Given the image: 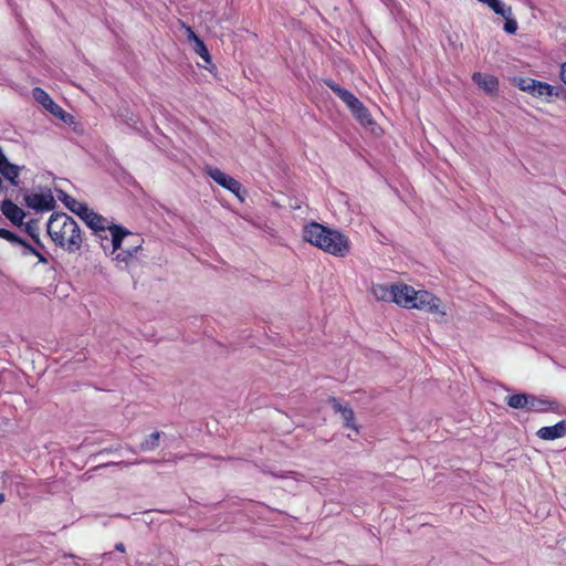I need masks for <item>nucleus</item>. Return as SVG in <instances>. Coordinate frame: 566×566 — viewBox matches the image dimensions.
Segmentation results:
<instances>
[{
    "label": "nucleus",
    "instance_id": "obj_1",
    "mask_svg": "<svg viewBox=\"0 0 566 566\" xmlns=\"http://www.w3.org/2000/svg\"><path fill=\"white\" fill-rule=\"evenodd\" d=\"M82 220L92 230L98 233L102 239H106V235H103V233L108 231L112 237L113 248H119L123 243L129 244L133 248H142L144 244V239L138 233H134L124 227L113 224L106 218L97 214L92 209H88Z\"/></svg>",
    "mask_w": 566,
    "mask_h": 566
},
{
    "label": "nucleus",
    "instance_id": "obj_2",
    "mask_svg": "<svg viewBox=\"0 0 566 566\" xmlns=\"http://www.w3.org/2000/svg\"><path fill=\"white\" fill-rule=\"evenodd\" d=\"M392 303L405 308H417L430 313H446L441 311V301L428 291H416L412 286L397 283L394 284Z\"/></svg>",
    "mask_w": 566,
    "mask_h": 566
},
{
    "label": "nucleus",
    "instance_id": "obj_3",
    "mask_svg": "<svg viewBox=\"0 0 566 566\" xmlns=\"http://www.w3.org/2000/svg\"><path fill=\"white\" fill-rule=\"evenodd\" d=\"M303 238L315 248H346L349 244L344 233L316 222L304 228Z\"/></svg>",
    "mask_w": 566,
    "mask_h": 566
},
{
    "label": "nucleus",
    "instance_id": "obj_4",
    "mask_svg": "<svg viewBox=\"0 0 566 566\" xmlns=\"http://www.w3.org/2000/svg\"><path fill=\"white\" fill-rule=\"evenodd\" d=\"M48 232L52 240L61 247L78 245L81 242L80 229L76 222L64 213L50 218Z\"/></svg>",
    "mask_w": 566,
    "mask_h": 566
},
{
    "label": "nucleus",
    "instance_id": "obj_5",
    "mask_svg": "<svg viewBox=\"0 0 566 566\" xmlns=\"http://www.w3.org/2000/svg\"><path fill=\"white\" fill-rule=\"evenodd\" d=\"M326 84L331 87V90L347 105L356 119L364 126H369L373 124V119L367 111V108L363 105V103L354 96L349 91L340 87L334 82H326Z\"/></svg>",
    "mask_w": 566,
    "mask_h": 566
},
{
    "label": "nucleus",
    "instance_id": "obj_6",
    "mask_svg": "<svg viewBox=\"0 0 566 566\" xmlns=\"http://www.w3.org/2000/svg\"><path fill=\"white\" fill-rule=\"evenodd\" d=\"M33 98L41 104L48 112L59 117L64 123H72L73 117L64 112L53 99L40 87H35L32 92Z\"/></svg>",
    "mask_w": 566,
    "mask_h": 566
},
{
    "label": "nucleus",
    "instance_id": "obj_7",
    "mask_svg": "<svg viewBox=\"0 0 566 566\" xmlns=\"http://www.w3.org/2000/svg\"><path fill=\"white\" fill-rule=\"evenodd\" d=\"M206 172L221 187L234 193L241 201L244 200L241 195V185L234 178L213 167H207Z\"/></svg>",
    "mask_w": 566,
    "mask_h": 566
},
{
    "label": "nucleus",
    "instance_id": "obj_8",
    "mask_svg": "<svg viewBox=\"0 0 566 566\" xmlns=\"http://www.w3.org/2000/svg\"><path fill=\"white\" fill-rule=\"evenodd\" d=\"M24 170L23 166H18L8 160L2 150H0V178L7 180L12 186L20 185V174Z\"/></svg>",
    "mask_w": 566,
    "mask_h": 566
},
{
    "label": "nucleus",
    "instance_id": "obj_9",
    "mask_svg": "<svg viewBox=\"0 0 566 566\" xmlns=\"http://www.w3.org/2000/svg\"><path fill=\"white\" fill-rule=\"evenodd\" d=\"M24 201L28 207L35 210H51L55 205V200L50 191L25 193Z\"/></svg>",
    "mask_w": 566,
    "mask_h": 566
},
{
    "label": "nucleus",
    "instance_id": "obj_10",
    "mask_svg": "<svg viewBox=\"0 0 566 566\" xmlns=\"http://www.w3.org/2000/svg\"><path fill=\"white\" fill-rule=\"evenodd\" d=\"M329 405L335 412L340 413L345 427L358 431V427L355 423V413L352 408L340 405V402L334 397L329 398Z\"/></svg>",
    "mask_w": 566,
    "mask_h": 566
},
{
    "label": "nucleus",
    "instance_id": "obj_11",
    "mask_svg": "<svg viewBox=\"0 0 566 566\" xmlns=\"http://www.w3.org/2000/svg\"><path fill=\"white\" fill-rule=\"evenodd\" d=\"M473 82L485 93L493 95L499 87V80L490 74L476 72L472 75Z\"/></svg>",
    "mask_w": 566,
    "mask_h": 566
},
{
    "label": "nucleus",
    "instance_id": "obj_12",
    "mask_svg": "<svg viewBox=\"0 0 566 566\" xmlns=\"http://www.w3.org/2000/svg\"><path fill=\"white\" fill-rule=\"evenodd\" d=\"M536 436L542 440H555L566 436V420H562L554 426L541 428Z\"/></svg>",
    "mask_w": 566,
    "mask_h": 566
},
{
    "label": "nucleus",
    "instance_id": "obj_13",
    "mask_svg": "<svg viewBox=\"0 0 566 566\" xmlns=\"http://www.w3.org/2000/svg\"><path fill=\"white\" fill-rule=\"evenodd\" d=\"M109 256L119 269H125L136 261V256L130 250H111Z\"/></svg>",
    "mask_w": 566,
    "mask_h": 566
},
{
    "label": "nucleus",
    "instance_id": "obj_14",
    "mask_svg": "<svg viewBox=\"0 0 566 566\" xmlns=\"http://www.w3.org/2000/svg\"><path fill=\"white\" fill-rule=\"evenodd\" d=\"M1 211L14 223H21L24 218L23 210L11 201H3Z\"/></svg>",
    "mask_w": 566,
    "mask_h": 566
},
{
    "label": "nucleus",
    "instance_id": "obj_15",
    "mask_svg": "<svg viewBox=\"0 0 566 566\" xmlns=\"http://www.w3.org/2000/svg\"><path fill=\"white\" fill-rule=\"evenodd\" d=\"M394 292V284H373L370 293L377 301L391 302Z\"/></svg>",
    "mask_w": 566,
    "mask_h": 566
},
{
    "label": "nucleus",
    "instance_id": "obj_16",
    "mask_svg": "<svg viewBox=\"0 0 566 566\" xmlns=\"http://www.w3.org/2000/svg\"><path fill=\"white\" fill-rule=\"evenodd\" d=\"M555 402L537 398L533 395H530L528 397V403H527V410L535 411V412H544L549 409H553V406Z\"/></svg>",
    "mask_w": 566,
    "mask_h": 566
},
{
    "label": "nucleus",
    "instance_id": "obj_17",
    "mask_svg": "<svg viewBox=\"0 0 566 566\" xmlns=\"http://www.w3.org/2000/svg\"><path fill=\"white\" fill-rule=\"evenodd\" d=\"M553 96H556V97L559 96V88L555 87L553 85H549L547 83L538 81L537 86H536L535 97H543V98L548 99L549 97H553Z\"/></svg>",
    "mask_w": 566,
    "mask_h": 566
},
{
    "label": "nucleus",
    "instance_id": "obj_18",
    "mask_svg": "<svg viewBox=\"0 0 566 566\" xmlns=\"http://www.w3.org/2000/svg\"><path fill=\"white\" fill-rule=\"evenodd\" d=\"M537 82L538 81L530 78V77H516L513 80V84L516 87H518L521 91L526 92L533 96H535Z\"/></svg>",
    "mask_w": 566,
    "mask_h": 566
},
{
    "label": "nucleus",
    "instance_id": "obj_19",
    "mask_svg": "<svg viewBox=\"0 0 566 566\" xmlns=\"http://www.w3.org/2000/svg\"><path fill=\"white\" fill-rule=\"evenodd\" d=\"M528 397L527 394H516L506 397V403L514 409H526L527 410V403H528Z\"/></svg>",
    "mask_w": 566,
    "mask_h": 566
},
{
    "label": "nucleus",
    "instance_id": "obj_20",
    "mask_svg": "<svg viewBox=\"0 0 566 566\" xmlns=\"http://www.w3.org/2000/svg\"><path fill=\"white\" fill-rule=\"evenodd\" d=\"M160 432L155 431L140 443L143 451H153L159 446Z\"/></svg>",
    "mask_w": 566,
    "mask_h": 566
},
{
    "label": "nucleus",
    "instance_id": "obj_21",
    "mask_svg": "<svg viewBox=\"0 0 566 566\" xmlns=\"http://www.w3.org/2000/svg\"><path fill=\"white\" fill-rule=\"evenodd\" d=\"M490 8L499 15H513V9L506 6L502 0H492Z\"/></svg>",
    "mask_w": 566,
    "mask_h": 566
},
{
    "label": "nucleus",
    "instance_id": "obj_22",
    "mask_svg": "<svg viewBox=\"0 0 566 566\" xmlns=\"http://www.w3.org/2000/svg\"><path fill=\"white\" fill-rule=\"evenodd\" d=\"M66 206L70 208V210L74 213H76L81 219L85 216V213L88 211V207L80 201H76L75 199H71L66 202Z\"/></svg>",
    "mask_w": 566,
    "mask_h": 566
},
{
    "label": "nucleus",
    "instance_id": "obj_23",
    "mask_svg": "<svg viewBox=\"0 0 566 566\" xmlns=\"http://www.w3.org/2000/svg\"><path fill=\"white\" fill-rule=\"evenodd\" d=\"M192 50L200 55L207 63H211V56L205 43L199 39L192 43Z\"/></svg>",
    "mask_w": 566,
    "mask_h": 566
},
{
    "label": "nucleus",
    "instance_id": "obj_24",
    "mask_svg": "<svg viewBox=\"0 0 566 566\" xmlns=\"http://www.w3.org/2000/svg\"><path fill=\"white\" fill-rule=\"evenodd\" d=\"M503 18L505 19V23H504L505 32H507L510 34H514L517 30L516 20L513 18V15H505Z\"/></svg>",
    "mask_w": 566,
    "mask_h": 566
},
{
    "label": "nucleus",
    "instance_id": "obj_25",
    "mask_svg": "<svg viewBox=\"0 0 566 566\" xmlns=\"http://www.w3.org/2000/svg\"><path fill=\"white\" fill-rule=\"evenodd\" d=\"M182 28L185 29V33H186V36H187V40L189 42H191V44L196 41V40H199V38L197 36V34L192 31V29L190 27H187L186 24L182 23Z\"/></svg>",
    "mask_w": 566,
    "mask_h": 566
},
{
    "label": "nucleus",
    "instance_id": "obj_26",
    "mask_svg": "<svg viewBox=\"0 0 566 566\" xmlns=\"http://www.w3.org/2000/svg\"><path fill=\"white\" fill-rule=\"evenodd\" d=\"M182 28L185 29V33H186V36H187V40L189 42H191V44L196 41V40H199V38L197 36V34L192 31V29L190 27H187L186 24L182 23Z\"/></svg>",
    "mask_w": 566,
    "mask_h": 566
},
{
    "label": "nucleus",
    "instance_id": "obj_27",
    "mask_svg": "<svg viewBox=\"0 0 566 566\" xmlns=\"http://www.w3.org/2000/svg\"><path fill=\"white\" fill-rule=\"evenodd\" d=\"M559 78L566 85V62L563 63L559 67Z\"/></svg>",
    "mask_w": 566,
    "mask_h": 566
},
{
    "label": "nucleus",
    "instance_id": "obj_28",
    "mask_svg": "<svg viewBox=\"0 0 566 566\" xmlns=\"http://www.w3.org/2000/svg\"><path fill=\"white\" fill-rule=\"evenodd\" d=\"M331 254L337 256V258H344L346 256V250H327Z\"/></svg>",
    "mask_w": 566,
    "mask_h": 566
},
{
    "label": "nucleus",
    "instance_id": "obj_29",
    "mask_svg": "<svg viewBox=\"0 0 566 566\" xmlns=\"http://www.w3.org/2000/svg\"><path fill=\"white\" fill-rule=\"evenodd\" d=\"M28 252L33 255L39 256L41 262H46V259L42 254L39 253V250L32 249V250H28Z\"/></svg>",
    "mask_w": 566,
    "mask_h": 566
},
{
    "label": "nucleus",
    "instance_id": "obj_30",
    "mask_svg": "<svg viewBox=\"0 0 566 566\" xmlns=\"http://www.w3.org/2000/svg\"><path fill=\"white\" fill-rule=\"evenodd\" d=\"M115 549L118 552L124 553L125 552V545L123 543H118L115 545Z\"/></svg>",
    "mask_w": 566,
    "mask_h": 566
},
{
    "label": "nucleus",
    "instance_id": "obj_31",
    "mask_svg": "<svg viewBox=\"0 0 566 566\" xmlns=\"http://www.w3.org/2000/svg\"><path fill=\"white\" fill-rule=\"evenodd\" d=\"M479 2H483V3H486L489 7L492 2V0H478Z\"/></svg>",
    "mask_w": 566,
    "mask_h": 566
},
{
    "label": "nucleus",
    "instance_id": "obj_32",
    "mask_svg": "<svg viewBox=\"0 0 566 566\" xmlns=\"http://www.w3.org/2000/svg\"><path fill=\"white\" fill-rule=\"evenodd\" d=\"M2 190H3V181H2V179L0 178V193L2 192Z\"/></svg>",
    "mask_w": 566,
    "mask_h": 566
},
{
    "label": "nucleus",
    "instance_id": "obj_33",
    "mask_svg": "<svg viewBox=\"0 0 566 566\" xmlns=\"http://www.w3.org/2000/svg\"><path fill=\"white\" fill-rule=\"evenodd\" d=\"M4 501V495L0 494V504Z\"/></svg>",
    "mask_w": 566,
    "mask_h": 566
},
{
    "label": "nucleus",
    "instance_id": "obj_34",
    "mask_svg": "<svg viewBox=\"0 0 566 566\" xmlns=\"http://www.w3.org/2000/svg\"><path fill=\"white\" fill-rule=\"evenodd\" d=\"M10 240H11L12 242H15L14 235L10 234Z\"/></svg>",
    "mask_w": 566,
    "mask_h": 566
}]
</instances>
